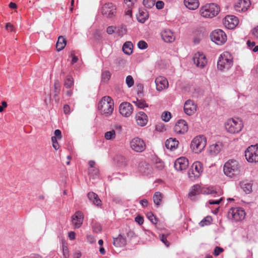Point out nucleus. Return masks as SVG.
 Returning a JSON list of instances; mask_svg holds the SVG:
<instances>
[{
  "mask_svg": "<svg viewBox=\"0 0 258 258\" xmlns=\"http://www.w3.org/2000/svg\"><path fill=\"white\" fill-rule=\"evenodd\" d=\"M98 109L101 114L105 116H110L114 110L113 100L109 96L103 97L98 103Z\"/></svg>",
  "mask_w": 258,
  "mask_h": 258,
  "instance_id": "1",
  "label": "nucleus"
},
{
  "mask_svg": "<svg viewBox=\"0 0 258 258\" xmlns=\"http://www.w3.org/2000/svg\"><path fill=\"white\" fill-rule=\"evenodd\" d=\"M220 12V6L215 3H208L202 6L199 13L205 18H212L218 15Z\"/></svg>",
  "mask_w": 258,
  "mask_h": 258,
  "instance_id": "2",
  "label": "nucleus"
},
{
  "mask_svg": "<svg viewBox=\"0 0 258 258\" xmlns=\"http://www.w3.org/2000/svg\"><path fill=\"white\" fill-rule=\"evenodd\" d=\"M223 171L225 175L232 178L238 175L240 172V166L235 160H229L224 165Z\"/></svg>",
  "mask_w": 258,
  "mask_h": 258,
  "instance_id": "3",
  "label": "nucleus"
},
{
  "mask_svg": "<svg viewBox=\"0 0 258 258\" xmlns=\"http://www.w3.org/2000/svg\"><path fill=\"white\" fill-rule=\"evenodd\" d=\"M233 65V57L231 54L227 51L223 52L219 57L217 62V68L223 71L229 70Z\"/></svg>",
  "mask_w": 258,
  "mask_h": 258,
  "instance_id": "4",
  "label": "nucleus"
},
{
  "mask_svg": "<svg viewBox=\"0 0 258 258\" xmlns=\"http://www.w3.org/2000/svg\"><path fill=\"white\" fill-rule=\"evenodd\" d=\"M226 131L231 134L238 133L243 127L242 121L238 118L229 119L225 123Z\"/></svg>",
  "mask_w": 258,
  "mask_h": 258,
  "instance_id": "5",
  "label": "nucleus"
},
{
  "mask_svg": "<svg viewBox=\"0 0 258 258\" xmlns=\"http://www.w3.org/2000/svg\"><path fill=\"white\" fill-rule=\"evenodd\" d=\"M207 144V139L203 135L196 136L192 140L190 144V148L195 153H201L205 148Z\"/></svg>",
  "mask_w": 258,
  "mask_h": 258,
  "instance_id": "6",
  "label": "nucleus"
},
{
  "mask_svg": "<svg viewBox=\"0 0 258 258\" xmlns=\"http://www.w3.org/2000/svg\"><path fill=\"white\" fill-rule=\"evenodd\" d=\"M203 172V164L199 161L195 162L188 172V177L191 180H195L201 175Z\"/></svg>",
  "mask_w": 258,
  "mask_h": 258,
  "instance_id": "7",
  "label": "nucleus"
},
{
  "mask_svg": "<svg viewBox=\"0 0 258 258\" xmlns=\"http://www.w3.org/2000/svg\"><path fill=\"white\" fill-rule=\"evenodd\" d=\"M210 37L212 41L219 45H223L227 41L226 33L221 29L213 31L211 33Z\"/></svg>",
  "mask_w": 258,
  "mask_h": 258,
  "instance_id": "8",
  "label": "nucleus"
},
{
  "mask_svg": "<svg viewBox=\"0 0 258 258\" xmlns=\"http://www.w3.org/2000/svg\"><path fill=\"white\" fill-rule=\"evenodd\" d=\"M245 156L249 162H258V145L249 147L245 152Z\"/></svg>",
  "mask_w": 258,
  "mask_h": 258,
  "instance_id": "9",
  "label": "nucleus"
},
{
  "mask_svg": "<svg viewBox=\"0 0 258 258\" xmlns=\"http://www.w3.org/2000/svg\"><path fill=\"white\" fill-rule=\"evenodd\" d=\"M245 213L241 208H231L228 212V217L235 221H239L245 218Z\"/></svg>",
  "mask_w": 258,
  "mask_h": 258,
  "instance_id": "10",
  "label": "nucleus"
},
{
  "mask_svg": "<svg viewBox=\"0 0 258 258\" xmlns=\"http://www.w3.org/2000/svg\"><path fill=\"white\" fill-rule=\"evenodd\" d=\"M130 146L133 150L137 152H142L146 149V144L144 141L137 137L132 140L130 142Z\"/></svg>",
  "mask_w": 258,
  "mask_h": 258,
  "instance_id": "11",
  "label": "nucleus"
},
{
  "mask_svg": "<svg viewBox=\"0 0 258 258\" xmlns=\"http://www.w3.org/2000/svg\"><path fill=\"white\" fill-rule=\"evenodd\" d=\"M101 13L107 18H111L116 14V7L111 3L105 4L102 7Z\"/></svg>",
  "mask_w": 258,
  "mask_h": 258,
  "instance_id": "12",
  "label": "nucleus"
},
{
  "mask_svg": "<svg viewBox=\"0 0 258 258\" xmlns=\"http://www.w3.org/2000/svg\"><path fill=\"white\" fill-rule=\"evenodd\" d=\"M223 24L229 29H234L239 23L238 18L232 15L226 16L223 20Z\"/></svg>",
  "mask_w": 258,
  "mask_h": 258,
  "instance_id": "13",
  "label": "nucleus"
},
{
  "mask_svg": "<svg viewBox=\"0 0 258 258\" xmlns=\"http://www.w3.org/2000/svg\"><path fill=\"white\" fill-rule=\"evenodd\" d=\"M207 190L208 191H206V190H202L201 189V186L199 185L196 184L192 186L191 190L188 194V196L191 199H193V197L198 195L200 194H213L216 193V192L214 190L208 189H207Z\"/></svg>",
  "mask_w": 258,
  "mask_h": 258,
  "instance_id": "14",
  "label": "nucleus"
},
{
  "mask_svg": "<svg viewBox=\"0 0 258 258\" xmlns=\"http://www.w3.org/2000/svg\"><path fill=\"white\" fill-rule=\"evenodd\" d=\"M119 112L123 116L128 117L133 112V105L126 102L121 103L119 105Z\"/></svg>",
  "mask_w": 258,
  "mask_h": 258,
  "instance_id": "15",
  "label": "nucleus"
},
{
  "mask_svg": "<svg viewBox=\"0 0 258 258\" xmlns=\"http://www.w3.org/2000/svg\"><path fill=\"white\" fill-rule=\"evenodd\" d=\"M193 61L198 67L201 68H204L207 62L205 55L202 52H200L195 54L193 57Z\"/></svg>",
  "mask_w": 258,
  "mask_h": 258,
  "instance_id": "16",
  "label": "nucleus"
},
{
  "mask_svg": "<svg viewBox=\"0 0 258 258\" xmlns=\"http://www.w3.org/2000/svg\"><path fill=\"white\" fill-rule=\"evenodd\" d=\"M183 109L186 114L191 116L196 113L197 106L193 101L188 100L185 101Z\"/></svg>",
  "mask_w": 258,
  "mask_h": 258,
  "instance_id": "17",
  "label": "nucleus"
},
{
  "mask_svg": "<svg viewBox=\"0 0 258 258\" xmlns=\"http://www.w3.org/2000/svg\"><path fill=\"white\" fill-rule=\"evenodd\" d=\"M84 216L82 212L77 211L72 217V223L74 228H80L83 224Z\"/></svg>",
  "mask_w": 258,
  "mask_h": 258,
  "instance_id": "18",
  "label": "nucleus"
},
{
  "mask_svg": "<svg viewBox=\"0 0 258 258\" xmlns=\"http://www.w3.org/2000/svg\"><path fill=\"white\" fill-rule=\"evenodd\" d=\"M188 166V160L185 157H180L174 162V168L177 171L185 170Z\"/></svg>",
  "mask_w": 258,
  "mask_h": 258,
  "instance_id": "19",
  "label": "nucleus"
},
{
  "mask_svg": "<svg viewBox=\"0 0 258 258\" xmlns=\"http://www.w3.org/2000/svg\"><path fill=\"white\" fill-rule=\"evenodd\" d=\"M174 131L177 134H185L188 131V125L187 122L183 119L179 120L174 126Z\"/></svg>",
  "mask_w": 258,
  "mask_h": 258,
  "instance_id": "20",
  "label": "nucleus"
},
{
  "mask_svg": "<svg viewBox=\"0 0 258 258\" xmlns=\"http://www.w3.org/2000/svg\"><path fill=\"white\" fill-rule=\"evenodd\" d=\"M249 0H239L234 5V10L238 12H244L247 10L250 6Z\"/></svg>",
  "mask_w": 258,
  "mask_h": 258,
  "instance_id": "21",
  "label": "nucleus"
},
{
  "mask_svg": "<svg viewBox=\"0 0 258 258\" xmlns=\"http://www.w3.org/2000/svg\"><path fill=\"white\" fill-rule=\"evenodd\" d=\"M156 89L158 91H162L168 87V82L166 78L159 76L155 79Z\"/></svg>",
  "mask_w": 258,
  "mask_h": 258,
  "instance_id": "22",
  "label": "nucleus"
},
{
  "mask_svg": "<svg viewBox=\"0 0 258 258\" xmlns=\"http://www.w3.org/2000/svg\"><path fill=\"white\" fill-rule=\"evenodd\" d=\"M136 120L137 123L141 126L146 125L148 122V116L143 111H140L136 115Z\"/></svg>",
  "mask_w": 258,
  "mask_h": 258,
  "instance_id": "23",
  "label": "nucleus"
},
{
  "mask_svg": "<svg viewBox=\"0 0 258 258\" xmlns=\"http://www.w3.org/2000/svg\"><path fill=\"white\" fill-rule=\"evenodd\" d=\"M163 40L166 42L171 43L174 41L175 35L173 32L168 29L165 30L161 33Z\"/></svg>",
  "mask_w": 258,
  "mask_h": 258,
  "instance_id": "24",
  "label": "nucleus"
},
{
  "mask_svg": "<svg viewBox=\"0 0 258 258\" xmlns=\"http://www.w3.org/2000/svg\"><path fill=\"white\" fill-rule=\"evenodd\" d=\"M113 245L116 247H122L126 245V241L124 236L119 235L116 238L113 239Z\"/></svg>",
  "mask_w": 258,
  "mask_h": 258,
  "instance_id": "25",
  "label": "nucleus"
},
{
  "mask_svg": "<svg viewBox=\"0 0 258 258\" xmlns=\"http://www.w3.org/2000/svg\"><path fill=\"white\" fill-rule=\"evenodd\" d=\"M179 142L176 139L170 138L165 142V146L167 149L174 151L177 149Z\"/></svg>",
  "mask_w": 258,
  "mask_h": 258,
  "instance_id": "26",
  "label": "nucleus"
},
{
  "mask_svg": "<svg viewBox=\"0 0 258 258\" xmlns=\"http://www.w3.org/2000/svg\"><path fill=\"white\" fill-rule=\"evenodd\" d=\"M184 4L189 10H195L199 8L200 3L199 0H184Z\"/></svg>",
  "mask_w": 258,
  "mask_h": 258,
  "instance_id": "27",
  "label": "nucleus"
},
{
  "mask_svg": "<svg viewBox=\"0 0 258 258\" xmlns=\"http://www.w3.org/2000/svg\"><path fill=\"white\" fill-rule=\"evenodd\" d=\"M89 200L94 205L99 206L101 205V201L98 196L94 192H89L87 194Z\"/></svg>",
  "mask_w": 258,
  "mask_h": 258,
  "instance_id": "28",
  "label": "nucleus"
},
{
  "mask_svg": "<svg viewBox=\"0 0 258 258\" xmlns=\"http://www.w3.org/2000/svg\"><path fill=\"white\" fill-rule=\"evenodd\" d=\"M222 148V144L218 143L211 145L209 147V151L211 155H215L218 154L221 151Z\"/></svg>",
  "mask_w": 258,
  "mask_h": 258,
  "instance_id": "29",
  "label": "nucleus"
},
{
  "mask_svg": "<svg viewBox=\"0 0 258 258\" xmlns=\"http://www.w3.org/2000/svg\"><path fill=\"white\" fill-rule=\"evenodd\" d=\"M163 198V195L161 192L156 191L154 193L153 196V200L156 206L159 207L161 205Z\"/></svg>",
  "mask_w": 258,
  "mask_h": 258,
  "instance_id": "30",
  "label": "nucleus"
},
{
  "mask_svg": "<svg viewBox=\"0 0 258 258\" xmlns=\"http://www.w3.org/2000/svg\"><path fill=\"white\" fill-rule=\"evenodd\" d=\"M67 44V40L63 36H60L58 38L57 42L56 44V48L58 51L62 50Z\"/></svg>",
  "mask_w": 258,
  "mask_h": 258,
  "instance_id": "31",
  "label": "nucleus"
},
{
  "mask_svg": "<svg viewBox=\"0 0 258 258\" xmlns=\"http://www.w3.org/2000/svg\"><path fill=\"white\" fill-rule=\"evenodd\" d=\"M148 13L145 10H139V14L137 15L138 21L144 23L148 18Z\"/></svg>",
  "mask_w": 258,
  "mask_h": 258,
  "instance_id": "32",
  "label": "nucleus"
},
{
  "mask_svg": "<svg viewBox=\"0 0 258 258\" xmlns=\"http://www.w3.org/2000/svg\"><path fill=\"white\" fill-rule=\"evenodd\" d=\"M133 45L131 41L125 42L122 46V50L124 53L130 55L133 52Z\"/></svg>",
  "mask_w": 258,
  "mask_h": 258,
  "instance_id": "33",
  "label": "nucleus"
},
{
  "mask_svg": "<svg viewBox=\"0 0 258 258\" xmlns=\"http://www.w3.org/2000/svg\"><path fill=\"white\" fill-rule=\"evenodd\" d=\"M104 138L106 140H112L116 138V132L114 130L106 132L104 134Z\"/></svg>",
  "mask_w": 258,
  "mask_h": 258,
  "instance_id": "34",
  "label": "nucleus"
},
{
  "mask_svg": "<svg viewBox=\"0 0 258 258\" xmlns=\"http://www.w3.org/2000/svg\"><path fill=\"white\" fill-rule=\"evenodd\" d=\"M74 85L73 78L70 76H68L66 79L64 80V85L67 88H71Z\"/></svg>",
  "mask_w": 258,
  "mask_h": 258,
  "instance_id": "35",
  "label": "nucleus"
},
{
  "mask_svg": "<svg viewBox=\"0 0 258 258\" xmlns=\"http://www.w3.org/2000/svg\"><path fill=\"white\" fill-rule=\"evenodd\" d=\"M133 103L138 107L141 109H143L145 107H148V104L143 100L137 99V101H133Z\"/></svg>",
  "mask_w": 258,
  "mask_h": 258,
  "instance_id": "36",
  "label": "nucleus"
},
{
  "mask_svg": "<svg viewBox=\"0 0 258 258\" xmlns=\"http://www.w3.org/2000/svg\"><path fill=\"white\" fill-rule=\"evenodd\" d=\"M246 44L247 47L249 49L252 50L253 52H255L258 51V45H255V42L248 40L246 42Z\"/></svg>",
  "mask_w": 258,
  "mask_h": 258,
  "instance_id": "37",
  "label": "nucleus"
},
{
  "mask_svg": "<svg viewBox=\"0 0 258 258\" xmlns=\"http://www.w3.org/2000/svg\"><path fill=\"white\" fill-rule=\"evenodd\" d=\"M241 186L246 193H250L252 190V185L249 183H242Z\"/></svg>",
  "mask_w": 258,
  "mask_h": 258,
  "instance_id": "38",
  "label": "nucleus"
},
{
  "mask_svg": "<svg viewBox=\"0 0 258 258\" xmlns=\"http://www.w3.org/2000/svg\"><path fill=\"white\" fill-rule=\"evenodd\" d=\"M89 174L90 177L93 178H95L98 176L99 175V170L98 169L95 168L94 169H89Z\"/></svg>",
  "mask_w": 258,
  "mask_h": 258,
  "instance_id": "39",
  "label": "nucleus"
},
{
  "mask_svg": "<svg viewBox=\"0 0 258 258\" xmlns=\"http://www.w3.org/2000/svg\"><path fill=\"white\" fill-rule=\"evenodd\" d=\"M212 221V218L210 216H207L204 218L200 223L199 225L201 227H203L205 225H209Z\"/></svg>",
  "mask_w": 258,
  "mask_h": 258,
  "instance_id": "40",
  "label": "nucleus"
},
{
  "mask_svg": "<svg viewBox=\"0 0 258 258\" xmlns=\"http://www.w3.org/2000/svg\"><path fill=\"white\" fill-rule=\"evenodd\" d=\"M171 114L169 111H164L161 115L162 119L165 122H168L171 119Z\"/></svg>",
  "mask_w": 258,
  "mask_h": 258,
  "instance_id": "41",
  "label": "nucleus"
},
{
  "mask_svg": "<svg viewBox=\"0 0 258 258\" xmlns=\"http://www.w3.org/2000/svg\"><path fill=\"white\" fill-rule=\"evenodd\" d=\"M156 0H144L143 5L147 8H152L155 4Z\"/></svg>",
  "mask_w": 258,
  "mask_h": 258,
  "instance_id": "42",
  "label": "nucleus"
},
{
  "mask_svg": "<svg viewBox=\"0 0 258 258\" xmlns=\"http://www.w3.org/2000/svg\"><path fill=\"white\" fill-rule=\"evenodd\" d=\"M125 83L128 88L133 87L134 85V80L133 77L128 75L126 77Z\"/></svg>",
  "mask_w": 258,
  "mask_h": 258,
  "instance_id": "43",
  "label": "nucleus"
},
{
  "mask_svg": "<svg viewBox=\"0 0 258 258\" xmlns=\"http://www.w3.org/2000/svg\"><path fill=\"white\" fill-rule=\"evenodd\" d=\"M111 75L109 71H105L102 73V80L104 82H107L110 78Z\"/></svg>",
  "mask_w": 258,
  "mask_h": 258,
  "instance_id": "44",
  "label": "nucleus"
},
{
  "mask_svg": "<svg viewBox=\"0 0 258 258\" xmlns=\"http://www.w3.org/2000/svg\"><path fill=\"white\" fill-rule=\"evenodd\" d=\"M147 218L148 219L154 224H156L158 220L156 218V217L153 215V214L151 212L148 213L147 214Z\"/></svg>",
  "mask_w": 258,
  "mask_h": 258,
  "instance_id": "45",
  "label": "nucleus"
},
{
  "mask_svg": "<svg viewBox=\"0 0 258 258\" xmlns=\"http://www.w3.org/2000/svg\"><path fill=\"white\" fill-rule=\"evenodd\" d=\"M92 229L94 232L98 233L101 231L102 228L100 224L95 223L92 225Z\"/></svg>",
  "mask_w": 258,
  "mask_h": 258,
  "instance_id": "46",
  "label": "nucleus"
},
{
  "mask_svg": "<svg viewBox=\"0 0 258 258\" xmlns=\"http://www.w3.org/2000/svg\"><path fill=\"white\" fill-rule=\"evenodd\" d=\"M138 46L141 49H145L147 48L148 44L145 41L141 40L139 41Z\"/></svg>",
  "mask_w": 258,
  "mask_h": 258,
  "instance_id": "47",
  "label": "nucleus"
},
{
  "mask_svg": "<svg viewBox=\"0 0 258 258\" xmlns=\"http://www.w3.org/2000/svg\"><path fill=\"white\" fill-rule=\"evenodd\" d=\"M167 235L162 234L160 236V239L166 246L168 247L169 246L170 243L167 240Z\"/></svg>",
  "mask_w": 258,
  "mask_h": 258,
  "instance_id": "48",
  "label": "nucleus"
},
{
  "mask_svg": "<svg viewBox=\"0 0 258 258\" xmlns=\"http://www.w3.org/2000/svg\"><path fill=\"white\" fill-rule=\"evenodd\" d=\"M136 1L137 0H124V2L128 8H133Z\"/></svg>",
  "mask_w": 258,
  "mask_h": 258,
  "instance_id": "49",
  "label": "nucleus"
},
{
  "mask_svg": "<svg viewBox=\"0 0 258 258\" xmlns=\"http://www.w3.org/2000/svg\"><path fill=\"white\" fill-rule=\"evenodd\" d=\"M63 255L64 258H68L69 256V250L67 246L63 245L62 246Z\"/></svg>",
  "mask_w": 258,
  "mask_h": 258,
  "instance_id": "50",
  "label": "nucleus"
},
{
  "mask_svg": "<svg viewBox=\"0 0 258 258\" xmlns=\"http://www.w3.org/2000/svg\"><path fill=\"white\" fill-rule=\"evenodd\" d=\"M223 251V249L220 247L216 246L215 248L214 254L215 256H218L220 253Z\"/></svg>",
  "mask_w": 258,
  "mask_h": 258,
  "instance_id": "51",
  "label": "nucleus"
},
{
  "mask_svg": "<svg viewBox=\"0 0 258 258\" xmlns=\"http://www.w3.org/2000/svg\"><path fill=\"white\" fill-rule=\"evenodd\" d=\"M87 241L90 244H92L95 242V238L92 235H88L87 236Z\"/></svg>",
  "mask_w": 258,
  "mask_h": 258,
  "instance_id": "52",
  "label": "nucleus"
},
{
  "mask_svg": "<svg viewBox=\"0 0 258 258\" xmlns=\"http://www.w3.org/2000/svg\"><path fill=\"white\" fill-rule=\"evenodd\" d=\"M135 221L141 225L144 223V218L142 216H138L135 218Z\"/></svg>",
  "mask_w": 258,
  "mask_h": 258,
  "instance_id": "53",
  "label": "nucleus"
},
{
  "mask_svg": "<svg viewBox=\"0 0 258 258\" xmlns=\"http://www.w3.org/2000/svg\"><path fill=\"white\" fill-rule=\"evenodd\" d=\"M222 200H223L222 198H220L219 200H210L209 201V203L210 205H215V204L218 205L220 203V202L222 201Z\"/></svg>",
  "mask_w": 258,
  "mask_h": 258,
  "instance_id": "54",
  "label": "nucleus"
},
{
  "mask_svg": "<svg viewBox=\"0 0 258 258\" xmlns=\"http://www.w3.org/2000/svg\"><path fill=\"white\" fill-rule=\"evenodd\" d=\"M54 92H55V96L57 95L58 93L59 92V84L57 81H56L54 85Z\"/></svg>",
  "mask_w": 258,
  "mask_h": 258,
  "instance_id": "55",
  "label": "nucleus"
},
{
  "mask_svg": "<svg viewBox=\"0 0 258 258\" xmlns=\"http://www.w3.org/2000/svg\"><path fill=\"white\" fill-rule=\"evenodd\" d=\"M164 3L162 1H158L156 3V7L157 9L160 10L164 8Z\"/></svg>",
  "mask_w": 258,
  "mask_h": 258,
  "instance_id": "56",
  "label": "nucleus"
},
{
  "mask_svg": "<svg viewBox=\"0 0 258 258\" xmlns=\"http://www.w3.org/2000/svg\"><path fill=\"white\" fill-rule=\"evenodd\" d=\"M54 136L56 137V138L57 139H60L61 138V132L59 130H56L54 131Z\"/></svg>",
  "mask_w": 258,
  "mask_h": 258,
  "instance_id": "57",
  "label": "nucleus"
},
{
  "mask_svg": "<svg viewBox=\"0 0 258 258\" xmlns=\"http://www.w3.org/2000/svg\"><path fill=\"white\" fill-rule=\"evenodd\" d=\"M252 34L255 38L258 39V26L252 29Z\"/></svg>",
  "mask_w": 258,
  "mask_h": 258,
  "instance_id": "58",
  "label": "nucleus"
},
{
  "mask_svg": "<svg viewBox=\"0 0 258 258\" xmlns=\"http://www.w3.org/2000/svg\"><path fill=\"white\" fill-rule=\"evenodd\" d=\"M115 27L113 26H109L107 28L106 32L108 34H111L114 32Z\"/></svg>",
  "mask_w": 258,
  "mask_h": 258,
  "instance_id": "59",
  "label": "nucleus"
},
{
  "mask_svg": "<svg viewBox=\"0 0 258 258\" xmlns=\"http://www.w3.org/2000/svg\"><path fill=\"white\" fill-rule=\"evenodd\" d=\"M2 104V105L0 106V112H3L4 109L7 107V103L6 101H3Z\"/></svg>",
  "mask_w": 258,
  "mask_h": 258,
  "instance_id": "60",
  "label": "nucleus"
},
{
  "mask_svg": "<svg viewBox=\"0 0 258 258\" xmlns=\"http://www.w3.org/2000/svg\"><path fill=\"white\" fill-rule=\"evenodd\" d=\"M140 204L143 207H146L148 205V201L146 199L142 200L140 201Z\"/></svg>",
  "mask_w": 258,
  "mask_h": 258,
  "instance_id": "61",
  "label": "nucleus"
},
{
  "mask_svg": "<svg viewBox=\"0 0 258 258\" xmlns=\"http://www.w3.org/2000/svg\"><path fill=\"white\" fill-rule=\"evenodd\" d=\"M63 111L66 114H68L70 112V106L68 105H64Z\"/></svg>",
  "mask_w": 258,
  "mask_h": 258,
  "instance_id": "62",
  "label": "nucleus"
},
{
  "mask_svg": "<svg viewBox=\"0 0 258 258\" xmlns=\"http://www.w3.org/2000/svg\"><path fill=\"white\" fill-rule=\"evenodd\" d=\"M76 234L74 232L71 231L69 233V237L71 240L75 239Z\"/></svg>",
  "mask_w": 258,
  "mask_h": 258,
  "instance_id": "63",
  "label": "nucleus"
},
{
  "mask_svg": "<svg viewBox=\"0 0 258 258\" xmlns=\"http://www.w3.org/2000/svg\"><path fill=\"white\" fill-rule=\"evenodd\" d=\"M125 14L131 17L132 16V8H128V10L125 11Z\"/></svg>",
  "mask_w": 258,
  "mask_h": 258,
  "instance_id": "64",
  "label": "nucleus"
}]
</instances>
